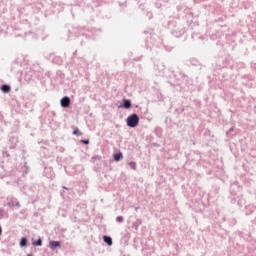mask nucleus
I'll return each instance as SVG.
<instances>
[{
	"label": "nucleus",
	"mask_w": 256,
	"mask_h": 256,
	"mask_svg": "<svg viewBox=\"0 0 256 256\" xmlns=\"http://www.w3.org/2000/svg\"><path fill=\"white\" fill-rule=\"evenodd\" d=\"M168 28L174 37H183L185 35V26L180 19L172 18L168 23Z\"/></svg>",
	"instance_id": "1"
},
{
	"label": "nucleus",
	"mask_w": 256,
	"mask_h": 256,
	"mask_svg": "<svg viewBox=\"0 0 256 256\" xmlns=\"http://www.w3.org/2000/svg\"><path fill=\"white\" fill-rule=\"evenodd\" d=\"M126 124H127V127H130L131 129H135V127L139 125V115H137V113H133L129 115L126 118Z\"/></svg>",
	"instance_id": "2"
},
{
	"label": "nucleus",
	"mask_w": 256,
	"mask_h": 256,
	"mask_svg": "<svg viewBox=\"0 0 256 256\" xmlns=\"http://www.w3.org/2000/svg\"><path fill=\"white\" fill-rule=\"evenodd\" d=\"M60 105L63 109H69L71 107V98L69 96H64L60 99Z\"/></svg>",
	"instance_id": "3"
},
{
	"label": "nucleus",
	"mask_w": 256,
	"mask_h": 256,
	"mask_svg": "<svg viewBox=\"0 0 256 256\" xmlns=\"http://www.w3.org/2000/svg\"><path fill=\"white\" fill-rule=\"evenodd\" d=\"M133 103L131 102V99H122V103L118 106L119 109H129Z\"/></svg>",
	"instance_id": "4"
},
{
	"label": "nucleus",
	"mask_w": 256,
	"mask_h": 256,
	"mask_svg": "<svg viewBox=\"0 0 256 256\" xmlns=\"http://www.w3.org/2000/svg\"><path fill=\"white\" fill-rule=\"evenodd\" d=\"M36 75H37V71H35V69H30L26 71L24 79L25 81H31L33 77H36Z\"/></svg>",
	"instance_id": "5"
},
{
	"label": "nucleus",
	"mask_w": 256,
	"mask_h": 256,
	"mask_svg": "<svg viewBox=\"0 0 256 256\" xmlns=\"http://www.w3.org/2000/svg\"><path fill=\"white\" fill-rule=\"evenodd\" d=\"M49 247L52 249V251H55V249L61 247V241L51 240L49 242Z\"/></svg>",
	"instance_id": "6"
},
{
	"label": "nucleus",
	"mask_w": 256,
	"mask_h": 256,
	"mask_svg": "<svg viewBox=\"0 0 256 256\" xmlns=\"http://www.w3.org/2000/svg\"><path fill=\"white\" fill-rule=\"evenodd\" d=\"M7 207H10V209H13V207H17V209L21 208V204L17 200H10L7 203Z\"/></svg>",
	"instance_id": "7"
},
{
	"label": "nucleus",
	"mask_w": 256,
	"mask_h": 256,
	"mask_svg": "<svg viewBox=\"0 0 256 256\" xmlns=\"http://www.w3.org/2000/svg\"><path fill=\"white\" fill-rule=\"evenodd\" d=\"M102 239H103L104 243H106V245H108V247H111L113 245V238H111V236L104 235Z\"/></svg>",
	"instance_id": "8"
},
{
	"label": "nucleus",
	"mask_w": 256,
	"mask_h": 256,
	"mask_svg": "<svg viewBox=\"0 0 256 256\" xmlns=\"http://www.w3.org/2000/svg\"><path fill=\"white\" fill-rule=\"evenodd\" d=\"M123 159V152L119 151L113 154V160L119 163Z\"/></svg>",
	"instance_id": "9"
},
{
	"label": "nucleus",
	"mask_w": 256,
	"mask_h": 256,
	"mask_svg": "<svg viewBox=\"0 0 256 256\" xmlns=\"http://www.w3.org/2000/svg\"><path fill=\"white\" fill-rule=\"evenodd\" d=\"M33 247H43V239L39 237L37 240L32 239Z\"/></svg>",
	"instance_id": "10"
},
{
	"label": "nucleus",
	"mask_w": 256,
	"mask_h": 256,
	"mask_svg": "<svg viewBox=\"0 0 256 256\" xmlns=\"http://www.w3.org/2000/svg\"><path fill=\"white\" fill-rule=\"evenodd\" d=\"M21 64L18 61H14L11 67V71H15V73H19V68Z\"/></svg>",
	"instance_id": "11"
},
{
	"label": "nucleus",
	"mask_w": 256,
	"mask_h": 256,
	"mask_svg": "<svg viewBox=\"0 0 256 256\" xmlns=\"http://www.w3.org/2000/svg\"><path fill=\"white\" fill-rule=\"evenodd\" d=\"M2 93H11V85L9 84H3L1 87H0Z\"/></svg>",
	"instance_id": "12"
},
{
	"label": "nucleus",
	"mask_w": 256,
	"mask_h": 256,
	"mask_svg": "<svg viewBox=\"0 0 256 256\" xmlns=\"http://www.w3.org/2000/svg\"><path fill=\"white\" fill-rule=\"evenodd\" d=\"M139 225H143V220L137 219L135 222H133L132 229H135V231H137V229H139Z\"/></svg>",
	"instance_id": "13"
},
{
	"label": "nucleus",
	"mask_w": 256,
	"mask_h": 256,
	"mask_svg": "<svg viewBox=\"0 0 256 256\" xmlns=\"http://www.w3.org/2000/svg\"><path fill=\"white\" fill-rule=\"evenodd\" d=\"M9 141H10V143H13V144L10 146V149H15V145L17 144V137H15V136H10Z\"/></svg>",
	"instance_id": "14"
},
{
	"label": "nucleus",
	"mask_w": 256,
	"mask_h": 256,
	"mask_svg": "<svg viewBox=\"0 0 256 256\" xmlns=\"http://www.w3.org/2000/svg\"><path fill=\"white\" fill-rule=\"evenodd\" d=\"M72 129H73V133H72L73 135H76L77 137H81V135H83V132H81L79 128L73 126Z\"/></svg>",
	"instance_id": "15"
},
{
	"label": "nucleus",
	"mask_w": 256,
	"mask_h": 256,
	"mask_svg": "<svg viewBox=\"0 0 256 256\" xmlns=\"http://www.w3.org/2000/svg\"><path fill=\"white\" fill-rule=\"evenodd\" d=\"M28 243H29V241L27 240V237H22L20 239L19 245H20V247H27Z\"/></svg>",
	"instance_id": "16"
},
{
	"label": "nucleus",
	"mask_w": 256,
	"mask_h": 256,
	"mask_svg": "<svg viewBox=\"0 0 256 256\" xmlns=\"http://www.w3.org/2000/svg\"><path fill=\"white\" fill-rule=\"evenodd\" d=\"M130 169H132L133 171H135L137 169V163L135 161H131L128 163Z\"/></svg>",
	"instance_id": "17"
},
{
	"label": "nucleus",
	"mask_w": 256,
	"mask_h": 256,
	"mask_svg": "<svg viewBox=\"0 0 256 256\" xmlns=\"http://www.w3.org/2000/svg\"><path fill=\"white\" fill-rule=\"evenodd\" d=\"M155 132L158 137H161V135H163V129L161 127H157L155 129Z\"/></svg>",
	"instance_id": "18"
},
{
	"label": "nucleus",
	"mask_w": 256,
	"mask_h": 256,
	"mask_svg": "<svg viewBox=\"0 0 256 256\" xmlns=\"http://www.w3.org/2000/svg\"><path fill=\"white\" fill-rule=\"evenodd\" d=\"M235 131V126H232L228 131H226V137H231V133Z\"/></svg>",
	"instance_id": "19"
},
{
	"label": "nucleus",
	"mask_w": 256,
	"mask_h": 256,
	"mask_svg": "<svg viewBox=\"0 0 256 256\" xmlns=\"http://www.w3.org/2000/svg\"><path fill=\"white\" fill-rule=\"evenodd\" d=\"M116 221L117 223H123V221H125V218H123V216H117Z\"/></svg>",
	"instance_id": "20"
},
{
	"label": "nucleus",
	"mask_w": 256,
	"mask_h": 256,
	"mask_svg": "<svg viewBox=\"0 0 256 256\" xmlns=\"http://www.w3.org/2000/svg\"><path fill=\"white\" fill-rule=\"evenodd\" d=\"M80 143H82L83 145H89L90 141L89 139H82Z\"/></svg>",
	"instance_id": "21"
},
{
	"label": "nucleus",
	"mask_w": 256,
	"mask_h": 256,
	"mask_svg": "<svg viewBox=\"0 0 256 256\" xmlns=\"http://www.w3.org/2000/svg\"><path fill=\"white\" fill-rule=\"evenodd\" d=\"M222 33H223V32H220V33L218 32V35H217V36H216L215 34H212V35H211V39H217V37H221Z\"/></svg>",
	"instance_id": "22"
},
{
	"label": "nucleus",
	"mask_w": 256,
	"mask_h": 256,
	"mask_svg": "<svg viewBox=\"0 0 256 256\" xmlns=\"http://www.w3.org/2000/svg\"><path fill=\"white\" fill-rule=\"evenodd\" d=\"M180 75L182 76V78L187 81V79H189V76H187L185 73L180 72Z\"/></svg>",
	"instance_id": "23"
},
{
	"label": "nucleus",
	"mask_w": 256,
	"mask_h": 256,
	"mask_svg": "<svg viewBox=\"0 0 256 256\" xmlns=\"http://www.w3.org/2000/svg\"><path fill=\"white\" fill-rule=\"evenodd\" d=\"M3 157H11V154H9V152L4 151L3 152Z\"/></svg>",
	"instance_id": "24"
},
{
	"label": "nucleus",
	"mask_w": 256,
	"mask_h": 256,
	"mask_svg": "<svg viewBox=\"0 0 256 256\" xmlns=\"http://www.w3.org/2000/svg\"><path fill=\"white\" fill-rule=\"evenodd\" d=\"M176 111H177V113H178V115H179L180 113H183V112L185 111V109H184V108H181L180 110H179V109H176Z\"/></svg>",
	"instance_id": "25"
},
{
	"label": "nucleus",
	"mask_w": 256,
	"mask_h": 256,
	"mask_svg": "<svg viewBox=\"0 0 256 256\" xmlns=\"http://www.w3.org/2000/svg\"><path fill=\"white\" fill-rule=\"evenodd\" d=\"M50 115H52V117H57V113L55 111H51Z\"/></svg>",
	"instance_id": "26"
},
{
	"label": "nucleus",
	"mask_w": 256,
	"mask_h": 256,
	"mask_svg": "<svg viewBox=\"0 0 256 256\" xmlns=\"http://www.w3.org/2000/svg\"><path fill=\"white\" fill-rule=\"evenodd\" d=\"M62 189H65V191H71V188H67L66 186H62Z\"/></svg>",
	"instance_id": "27"
},
{
	"label": "nucleus",
	"mask_w": 256,
	"mask_h": 256,
	"mask_svg": "<svg viewBox=\"0 0 256 256\" xmlns=\"http://www.w3.org/2000/svg\"><path fill=\"white\" fill-rule=\"evenodd\" d=\"M192 65H197V60H192Z\"/></svg>",
	"instance_id": "28"
},
{
	"label": "nucleus",
	"mask_w": 256,
	"mask_h": 256,
	"mask_svg": "<svg viewBox=\"0 0 256 256\" xmlns=\"http://www.w3.org/2000/svg\"><path fill=\"white\" fill-rule=\"evenodd\" d=\"M0 235H3V228L0 226Z\"/></svg>",
	"instance_id": "29"
},
{
	"label": "nucleus",
	"mask_w": 256,
	"mask_h": 256,
	"mask_svg": "<svg viewBox=\"0 0 256 256\" xmlns=\"http://www.w3.org/2000/svg\"><path fill=\"white\" fill-rule=\"evenodd\" d=\"M233 224L237 225V220L236 219H233Z\"/></svg>",
	"instance_id": "30"
},
{
	"label": "nucleus",
	"mask_w": 256,
	"mask_h": 256,
	"mask_svg": "<svg viewBox=\"0 0 256 256\" xmlns=\"http://www.w3.org/2000/svg\"><path fill=\"white\" fill-rule=\"evenodd\" d=\"M77 55V50L73 53V57H75Z\"/></svg>",
	"instance_id": "31"
},
{
	"label": "nucleus",
	"mask_w": 256,
	"mask_h": 256,
	"mask_svg": "<svg viewBox=\"0 0 256 256\" xmlns=\"http://www.w3.org/2000/svg\"><path fill=\"white\" fill-rule=\"evenodd\" d=\"M26 256H33V254L30 253V254H27Z\"/></svg>",
	"instance_id": "32"
},
{
	"label": "nucleus",
	"mask_w": 256,
	"mask_h": 256,
	"mask_svg": "<svg viewBox=\"0 0 256 256\" xmlns=\"http://www.w3.org/2000/svg\"><path fill=\"white\" fill-rule=\"evenodd\" d=\"M63 193H65V191L61 192V195H63Z\"/></svg>",
	"instance_id": "33"
},
{
	"label": "nucleus",
	"mask_w": 256,
	"mask_h": 256,
	"mask_svg": "<svg viewBox=\"0 0 256 256\" xmlns=\"http://www.w3.org/2000/svg\"><path fill=\"white\" fill-rule=\"evenodd\" d=\"M238 205H241V202H238Z\"/></svg>",
	"instance_id": "34"
},
{
	"label": "nucleus",
	"mask_w": 256,
	"mask_h": 256,
	"mask_svg": "<svg viewBox=\"0 0 256 256\" xmlns=\"http://www.w3.org/2000/svg\"><path fill=\"white\" fill-rule=\"evenodd\" d=\"M238 205H241V202H238Z\"/></svg>",
	"instance_id": "35"
}]
</instances>
